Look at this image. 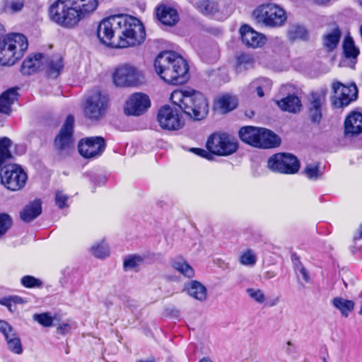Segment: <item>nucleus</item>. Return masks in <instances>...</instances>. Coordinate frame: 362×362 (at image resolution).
Segmentation results:
<instances>
[{
  "mask_svg": "<svg viewBox=\"0 0 362 362\" xmlns=\"http://www.w3.org/2000/svg\"><path fill=\"white\" fill-rule=\"evenodd\" d=\"M97 37L106 46L123 48L142 43L146 32L136 18L117 15L106 18L98 24Z\"/></svg>",
  "mask_w": 362,
  "mask_h": 362,
  "instance_id": "nucleus-1",
  "label": "nucleus"
},
{
  "mask_svg": "<svg viewBox=\"0 0 362 362\" xmlns=\"http://www.w3.org/2000/svg\"><path fill=\"white\" fill-rule=\"evenodd\" d=\"M98 0H57L49 8L50 19L57 25L73 28L98 8Z\"/></svg>",
  "mask_w": 362,
  "mask_h": 362,
  "instance_id": "nucleus-2",
  "label": "nucleus"
},
{
  "mask_svg": "<svg viewBox=\"0 0 362 362\" xmlns=\"http://www.w3.org/2000/svg\"><path fill=\"white\" fill-rule=\"evenodd\" d=\"M154 68L160 78L170 84H183L189 78L187 62L172 51L160 53L155 59Z\"/></svg>",
  "mask_w": 362,
  "mask_h": 362,
  "instance_id": "nucleus-3",
  "label": "nucleus"
},
{
  "mask_svg": "<svg viewBox=\"0 0 362 362\" xmlns=\"http://www.w3.org/2000/svg\"><path fill=\"white\" fill-rule=\"evenodd\" d=\"M170 100L187 116L194 120L203 119L208 115L207 100L199 91L175 90L170 95Z\"/></svg>",
  "mask_w": 362,
  "mask_h": 362,
  "instance_id": "nucleus-4",
  "label": "nucleus"
},
{
  "mask_svg": "<svg viewBox=\"0 0 362 362\" xmlns=\"http://www.w3.org/2000/svg\"><path fill=\"white\" fill-rule=\"evenodd\" d=\"M28 47L26 37L21 33H10L0 38V64L13 65L22 58Z\"/></svg>",
  "mask_w": 362,
  "mask_h": 362,
  "instance_id": "nucleus-5",
  "label": "nucleus"
},
{
  "mask_svg": "<svg viewBox=\"0 0 362 362\" xmlns=\"http://www.w3.org/2000/svg\"><path fill=\"white\" fill-rule=\"evenodd\" d=\"M112 81L117 87H138L146 83L144 71L139 67L128 63L118 65L113 74Z\"/></svg>",
  "mask_w": 362,
  "mask_h": 362,
  "instance_id": "nucleus-6",
  "label": "nucleus"
},
{
  "mask_svg": "<svg viewBox=\"0 0 362 362\" xmlns=\"http://www.w3.org/2000/svg\"><path fill=\"white\" fill-rule=\"evenodd\" d=\"M252 16L258 23H262L269 28L282 26L287 18L285 11L273 4L258 6L253 11Z\"/></svg>",
  "mask_w": 362,
  "mask_h": 362,
  "instance_id": "nucleus-7",
  "label": "nucleus"
},
{
  "mask_svg": "<svg viewBox=\"0 0 362 362\" xmlns=\"http://www.w3.org/2000/svg\"><path fill=\"white\" fill-rule=\"evenodd\" d=\"M108 105V96L98 89L93 90L86 99L84 115L90 119L98 120L105 115Z\"/></svg>",
  "mask_w": 362,
  "mask_h": 362,
  "instance_id": "nucleus-8",
  "label": "nucleus"
},
{
  "mask_svg": "<svg viewBox=\"0 0 362 362\" xmlns=\"http://www.w3.org/2000/svg\"><path fill=\"white\" fill-rule=\"evenodd\" d=\"M1 184L11 191L21 189L25 185L28 176L17 164H7L0 169Z\"/></svg>",
  "mask_w": 362,
  "mask_h": 362,
  "instance_id": "nucleus-9",
  "label": "nucleus"
},
{
  "mask_svg": "<svg viewBox=\"0 0 362 362\" xmlns=\"http://www.w3.org/2000/svg\"><path fill=\"white\" fill-rule=\"evenodd\" d=\"M206 148L210 153L218 156H228L238 149L235 139L223 133L211 134L206 142Z\"/></svg>",
  "mask_w": 362,
  "mask_h": 362,
  "instance_id": "nucleus-10",
  "label": "nucleus"
},
{
  "mask_svg": "<svg viewBox=\"0 0 362 362\" xmlns=\"http://www.w3.org/2000/svg\"><path fill=\"white\" fill-rule=\"evenodd\" d=\"M267 167L272 171L283 174H294L300 168V163L292 154L276 153L267 160Z\"/></svg>",
  "mask_w": 362,
  "mask_h": 362,
  "instance_id": "nucleus-11",
  "label": "nucleus"
},
{
  "mask_svg": "<svg viewBox=\"0 0 362 362\" xmlns=\"http://www.w3.org/2000/svg\"><path fill=\"white\" fill-rule=\"evenodd\" d=\"M334 95L331 98L332 105L335 108H342L349 105L357 98L358 90L355 84L345 86L340 82L332 84Z\"/></svg>",
  "mask_w": 362,
  "mask_h": 362,
  "instance_id": "nucleus-12",
  "label": "nucleus"
},
{
  "mask_svg": "<svg viewBox=\"0 0 362 362\" xmlns=\"http://www.w3.org/2000/svg\"><path fill=\"white\" fill-rule=\"evenodd\" d=\"M157 120L162 129L170 131L178 130L185 124L182 115L177 110L173 109L169 105H164L159 110Z\"/></svg>",
  "mask_w": 362,
  "mask_h": 362,
  "instance_id": "nucleus-13",
  "label": "nucleus"
},
{
  "mask_svg": "<svg viewBox=\"0 0 362 362\" xmlns=\"http://www.w3.org/2000/svg\"><path fill=\"white\" fill-rule=\"evenodd\" d=\"M74 124V117L69 115L61 128L59 133L54 139V147L60 153L69 152L73 146Z\"/></svg>",
  "mask_w": 362,
  "mask_h": 362,
  "instance_id": "nucleus-14",
  "label": "nucleus"
},
{
  "mask_svg": "<svg viewBox=\"0 0 362 362\" xmlns=\"http://www.w3.org/2000/svg\"><path fill=\"white\" fill-rule=\"evenodd\" d=\"M106 146L105 139L101 136L87 137L81 139L78 145L80 154L86 158L100 156Z\"/></svg>",
  "mask_w": 362,
  "mask_h": 362,
  "instance_id": "nucleus-15",
  "label": "nucleus"
},
{
  "mask_svg": "<svg viewBox=\"0 0 362 362\" xmlns=\"http://www.w3.org/2000/svg\"><path fill=\"white\" fill-rule=\"evenodd\" d=\"M151 106L148 96L142 93L132 94L125 103L124 112L126 115L139 116Z\"/></svg>",
  "mask_w": 362,
  "mask_h": 362,
  "instance_id": "nucleus-16",
  "label": "nucleus"
},
{
  "mask_svg": "<svg viewBox=\"0 0 362 362\" xmlns=\"http://www.w3.org/2000/svg\"><path fill=\"white\" fill-rule=\"evenodd\" d=\"M240 33L243 44L248 47L257 48L265 43L264 35L257 33L247 25L240 27Z\"/></svg>",
  "mask_w": 362,
  "mask_h": 362,
  "instance_id": "nucleus-17",
  "label": "nucleus"
},
{
  "mask_svg": "<svg viewBox=\"0 0 362 362\" xmlns=\"http://www.w3.org/2000/svg\"><path fill=\"white\" fill-rule=\"evenodd\" d=\"M156 17L162 24L168 26H173L179 21L177 10L166 5H160L157 7Z\"/></svg>",
  "mask_w": 362,
  "mask_h": 362,
  "instance_id": "nucleus-18",
  "label": "nucleus"
},
{
  "mask_svg": "<svg viewBox=\"0 0 362 362\" xmlns=\"http://www.w3.org/2000/svg\"><path fill=\"white\" fill-rule=\"evenodd\" d=\"M259 134L257 148H272L279 146L281 144L279 136L269 129L261 127Z\"/></svg>",
  "mask_w": 362,
  "mask_h": 362,
  "instance_id": "nucleus-19",
  "label": "nucleus"
},
{
  "mask_svg": "<svg viewBox=\"0 0 362 362\" xmlns=\"http://www.w3.org/2000/svg\"><path fill=\"white\" fill-rule=\"evenodd\" d=\"M344 59L341 62V66L346 65V61L349 60V64L351 68L354 67L357 57L359 54V49L355 46L354 42L351 37H346L343 43Z\"/></svg>",
  "mask_w": 362,
  "mask_h": 362,
  "instance_id": "nucleus-20",
  "label": "nucleus"
},
{
  "mask_svg": "<svg viewBox=\"0 0 362 362\" xmlns=\"http://www.w3.org/2000/svg\"><path fill=\"white\" fill-rule=\"evenodd\" d=\"M361 133H362V115L358 112H352L344 121V134L353 136Z\"/></svg>",
  "mask_w": 362,
  "mask_h": 362,
  "instance_id": "nucleus-21",
  "label": "nucleus"
},
{
  "mask_svg": "<svg viewBox=\"0 0 362 362\" xmlns=\"http://www.w3.org/2000/svg\"><path fill=\"white\" fill-rule=\"evenodd\" d=\"M45 56L42 54H35L28 57L23 62L21 66V72L24 75H30L42 66V61Z\"/></svg>",
  "mask_w": 362,
  "mask_h": 362,
  "instance_id": "nucleus-22",
  "label": "nucleus"
},
{
  "mask_svg": "<svg viewBox=\"0 0 362 362\" xmlns=\"http://www.w3.org/2000/svg\"><path fill=\"white\" fill-rule=\"evenodd\" d=\"M42 213V202L40 199H35L26 205L21 211V218L26 223H29L36 218Z\"/></svg>",
  "mask_w": 362,
  "mask_h": 362,
  "instance_id": "nucleus-23",
  "label": "nucleus"
},
{
  "mask_svg": "<svg viewBox=\"0 0 362 362\" xmlns=\"http://www.w3.org/2000/svg\"><path fill=\"white\" fill-rule=\"evenodd\" d=\"M276 103L283 111L292 113L300 112L302 107L300 100L295 95H288L287 97L276 101Z\"/></svg>",
  "mask_w": 362,
  "mask_h": 362,
  "instance_id": "nucleus-24",
  "label": "nucleus"
},
{
  "mask_svg": "<svg viewBox=\"0 0 362 362\" xmlns=\"http://www.w3.org/2000/svg\"><path fill=\"white\" fill-rule=\"evenodd\" d=\"M185 290L189 296L200 301H204L207 298L206 288L198 281H192L185 285Z\"/></svg>",
  "mask_w": 362,
  "mask_h": 362,
  "instance_id": "nucleus-25",
  "label": "nucleus"
},
{
  "mask_svg": "<svg viewBox=\"0 0 362 362\" xmlns=\"http://www.w3.org/2000/svg\"><path fill=\"white\" fill-rule=\"evenodd\" d=\"M261 127L246 126L240 129V139L245 143L256 147Z\"/></svg>",
  "mask_w": 362,
  "mask_h": 362,
  "instance_id": "nucleus-26",
  "label": "nucleus"
},
{
  "mask_svg": "<svg viewBox=\"0 0 362 362\" xmlns=\"http://www.w3.org/2000/svg\"><path fill=\"white\" fill-rule=\"evenodd\" d=\"M17 89L11 88L3 93L0 96V112L6 115L11 113V107L17 100Z\"/></svg>",
  "mask_w": 362,
  "mask_h": 362,
  "instance_id": "nucleus-27",
  "label": "nucleus"
},
{
  "mask_svg": "<svg viewBox=\"0 0 362 362\" xmlns=\"http://www.w3.org/2000/svg\"><path fill=\"white\" fill-rule=\"evenodd\" d=\"M322 100L317 93L312 94V100L308 110L309 117L312 122L320 123L322 119Z\"/></svg>",
  "mask_w": 362,
  "mask_h": 362,
  "instance_id": "nucleus-28",
  "label": "nucleus"
},
{
  "mask_svg": "<svg viewBox=\"0 0 362 362\" xmlns=\"http://www.w3.org/2000/svg\"><path fill=\"white\" fill-rule=\"evenodd\" d=\"M47 72L49 77L56 78L64 68V62L62 56L59 54L53 55L47 61Z\"/></svg>",
  "mask_w": 362,
  "mask_h": 362,
  "instance_id": "nucleus-29",
  "label": "nucleus"
},
{
  "mask_svg": "<svg viewBox=\"0 0 362 362\" xmlns=\"http://www.w3.org/2000/svg\"><path fill=\"white\" fill-rule=\"evenodd\" d=\"M172 267L187 278H192L194 276L193 268L187 262V261L181 257H177L171 259Z\"/></svg>",
  "mask_w": 362,
  "mask_h": 362,
  "instance_id": "nucleus-30",
  "label": "nucleus"
},
{
  "mask_svg": "<svg viewBox=\"0 0 362 362\" xmlns=\"http://www.w3.org/2000/svg\"><path fill=\"white\" fill-rule=\"evenodd\" d=\"M341 37V32L338 26L327 32L323 36V45L328 51L334 50L338 45Z\"/></svg>",
  "mask_w": 362,
  "mask_h": 362,
  "instance_id": "nucleus-31",
  "label": "nucleus"
},
{
  "mask_svg": "<svg viewBox=\"0 0 362 362\" xmlns=\"http://www.w3.org/2000/svg\"><path fill=\"white\" fill-rule=\"evenodd\" d=\"M333 306L339 310L342 316L347 317L354 310L355 303L353 300L341 297L334 298L332 300Z\"/></svg>",
  "mask_w": 362,
  "mask_h": 362,
  "instance_id": "nucleus-32",
  "label": "nucleus"
},
{
  "mask_svg": "<svg viewBox=\"0 0 362 362\" xmlns=\"http://www.w3.org/2000/svg\"><path fill=\"white\" fill-rule=\"evenodd\" d=\"M272 81L267 78H259L252 81L249 86L250 90L256 91L259 97H263L264 92L269 91L272 88Z\"/></svg>",
  "mask_w": 362,
  "mask_h": 362,
  "instance_id": "nucleus-33",
  "label": "nucleus"
},
{
  "mask_svg": "<svg viewBox=\"0 0 362 362\" xmlns=\"http://www.w3.org/2000/svg\"><path fill=\"white\" fill-rule=\"evenodd\" d=\"M216 105L222 113H226L237 107L238 100L235 96L225 95L218 99Z\"/></svg>",
  "mask_w": 362,
  "mask_h": 362,
  "instance_id": "nucleus-34",
  "label": "nucleus"
},
{
  "mask_svg": "<svg viewBox=\"0 0 362 362\" xmlns=\"http://www.w3.org/2000/svg\"><path fill=\"white\" fill-rule=\"evenodd\" d=\"M196 6L205 16L214 15L218 11V4L212 0H201L197 3Z\"/></svg>",
  "mask_w": 362,
  "mask_h": 362,
  "instance_id": "nucleus-35",
  "label": "nucleus"
},
{
  "mask_svg": "<svg viewBox=\"0 0 362 362\" xmlns=\"http://www.w3.org/2000/svg\"><path fill=\"white\" fill-rule=\"evenodd\" d=\"M12 141L8 137L0 138V165H4L12 158L10 151Z\"/></svg>",
  "mask_w": 362,
  "mask_h": 362,
  "instance_id": "nucleus-36",
  "label": "nucleus"
},
{
  "mask_svg": "<svg viewBox=\"0 0 362 362\" xmlns=\"http://www.w3.org/2000/svg\"><path fill=\"white\" fill-rule=\"evenodd\" d=\"M308 32L306 29L299 25H292L288 29V37L289 40H305L307 38Z\"/></svg>",
  "mask_w": 362,
  "mask_h": 362,
  "instance_id": "nucleus-37",
  "label": "nucleus"
},
{
  "mask_svg": "<svg viewBox=\"0 0 362 362\" xmlns=\"http://www.w3.org/2000/svg\"><path fill=\"white\" fill-rule=\"evenodd\" d=\"M0 332L4 335L6 344L14 339L19 338L14 329L5 320H0Z\"/></svg>",
  "mask_w": 362,
  "mask_h": 362,
  "instance_id": "nucleus-38",
  "label": "nucleus"
},
{
  "mask_svg": "<svg viewBox=\"0 0 362 362\" xmlns=\"http://www.w3.org/2000/svg\"><path fill=\"white\" fill-rule=\"evenodd\" d=\"M144 258L140 255H129L124 260V269L125 271L138 267L143 262Z\"/></svg>",
  "mask_w": 362,
  "mask_h": 362,
  "instance_id": "nucleus-39",
  "label": "nucleus"
},
{
  "mask_svg": "<svg viewBox=\"0 0 362 362\" xmlns=\"http://www.w3.org/2000/svg\"><path fill=\"white\" fill-rule=\"evenodd\" d=\"M91 252L95 257L100 259L105 258L110 255L109 247L104 241L100 244L93 245Z\"/></svg>",
  "mask_w": 362,
  "mask_h": 362,
  "instance_id": "nucleus-40",
  "label": "nucleus"
},
{
  "mask_svg": "<svg viewBox=\"0 0 362 362\" xmlns=\"http://www.w3.org/2000/svg\"><path fill=\"white\" fill-rule=\"evenodd\" d=\"M240 262L245 266L255 265L257 262V257L254 251L251 249L244 251L240 257Z\"/></svg>",
  "mask_w": 362,
  "mask_h": 362,
  "instance_id": "nucleus-41",
  "label": "nucleus"
},
{
  "mask_svg": "<svg viewBox=\"0 0 362 362\" xmlns=\"http://www.w3.org/2000/svg\"><path fill=\"white\" fill-rule=\"evenodd\" d=\"M21 284L28 288H41L42 286V281L33 276L26 275L21 278Z\"/></svg>",
  "mask_w": 362,
  "mask_h": 362,
  "instance_id": "nucleus-42",
  "label": "nucleus"
},
{
  "mask_svg": "<svg viewBox=\"0 0 362 362\" xmlns=\"http://www.w3.org/2000/svg\"><path fill=\"white\" fill-rule=\"evenodd\" d=\"M319 164H308L303 170V173L310 180H316L321 177Z\"/></svg>",
  "mask_w": 362,
  "mask_h": 362,
  "instance_id": "nucleus-43",
  "label": "nucleus"
},
{
  "mask_svg": "<svg viewBox=\"0 0 362 362\" xmlns=\"http://www.w3.org/2000/svg\"><path fill=\"white\" fill-rule=\"evenodd\" d=\"M12 226L11 216L6 214H0V238L8 231Z\"/></svg>",
  "mask_w": 362,
  "mask_h": 362,
  "instance_id": "nucleus-44",
  "label": "nucleus"
},
{
  "mask_svg": "<svg viewBox=\"0 0 362 362\" xmlns=\"http://www.w3.org/2000/svg\"><path fill=\"white\" fill-rule=\"evenodd\" d=\"M33 320L45 327H51L53 323V319L48 313L35 314Z\"/></svg>",
  "mask_w": 362,
  "mask_h": 362,
  "instance_id": "nucleus-45",
  "label": "nucleus"
},
{
  "mask_svg": "<svg viewBox=\"0 0 362 362\" xmlns=\"http://www.w3.org/2000/svg\"><path fill=\"white\" fill-rule=\"evenodd\" d=\"M246 293L251 298L259 303H262L265 300L264 295L260 289L250 288L246 290Z\"/></svg>",
  "mask_w": 362,
  "mask_h": 362,
  "instance_id": "nucleus-46",
  "label": "nucleus"
},
{
  "mask_svg": "<svg viewBox=\"0 0 362 362\" xmlns=\"http://www.w3.org/2000/svg\"><path fill=\"white\" fill-rule=\"evenodd\" d=\"M7 346L8 350L15 354L20 355L23 353V349L20 337L8 342Z\"/></svg>",
  "mask_w": 362,
  "mask_h": 362,
  "instance_id": "nucleus-47",
  "label": "nucleus"
},
{
  "mask_svg": "<svg viewBox=\"0 0 362 362\" xmlns=\"http://www.w3.org/2000/svg\"><path fill=\"white\" fill-rule=\"evenodd\" d=\"M252 64V59L248 54H241L237 57V69H247V66Z\"/></svg>",
  "mask_w": 362,
  "mask_h": 362,
  "instance_id": "nucleus-48",
  "label": "nucleus"
},
{
  "mask_svg": "<svg viewBox=\"0 0 362 362\" xmlns=\"http://www.w3.org/2000/svg\"><path fill=\"white\" fill-rule=\"evenodd\" d=\"M69 197L65 194L62 191L57 190L55 193V203L56 205L60 208L63 209L64 207L68 206L66 204L68 201Z\"/></svg>",
  "mask_w": 362,
  "mask_h": 362,
  "instance_id": "nucleus-49",
  "label": "nucleus"
},
{
  "mask_svg": "<svg viewBox=\"0 0 362 362\" xmlns=\"http://www.w3.org/2000/svg\"><path fill=\"white\" fill-rule=\"evenodd\" d=\"M24 6V4L22 1L20 0H14L11 1L5 6V11L9 13H15L20 11Z\"/></svg>",
  "mask_w": 362,
  "mask_h": 362,
  "instance_id": "nucleus-50",
  "label": "nucleus"
},
{
  "mask_svg": "<svg viewBox=\"0 0 362 362\" xmlns=\"http://www.w3.org/2000/svg\"><path fill=\"white\" fill-rule=\"evenodd\" d=\"M295 269L296 272H298L302 276L305 282L308 283L310 281V276L308 272L306 269L301 264V263L296 264Z\"/></svg>",
  "mask_w": 362,
  "mask_h": 362,
  "instance_id": "nucleus-51",
  "label": "nucleus"
},
{
  "mask_svg": "<svg viewBox=\"0 0 362 362\" xmlns=\"http://www.w3.org/2000/svg\"><path fill=\"white\" fill-rule=\"evenodd\" d=\"M190 151L201 157L207 158L208 160H211L212 158V155L211 154V153H209L204 149L192 148L190 149Z\"/></svg>",
  "mask_w": 362,
  "mask_h": 362,
  "instance_id": "nucleus-52",
  "label": "nucleus"
},
{
  "mask_svg": "<svg viewBox=\"0 0 362 362\" xmlns=\"http://www.w3.org/2000/svg\"><path fill=\"white\" fill-rule=\"evenodd\" d=\"M0 304L7 307V308L11 312H13L15 310V308L13 309V306L14 305L13 303V300H12L11 297L4 298L0 299Z\"/></svg>",
  "mask_w": 362,
  "mask_h": 362,
  "instance_id": "nucleus-53",
  "label": "nucleus"
},
{
  "mask_svg": "<svg viewBox=\"0 0 362 362\" xmlns=\"http://www.w3.org/2000/svg\"><path fill=\"white\" fill-rule=\"evenodd\" d=\"M70 329V326L69 324L64 323L62 325H60L57 327V332L62 334H64L69 332Z\"/></svg>",
  "mask_w": 362,
  "mask_h": 362,
  "instance_id": "nucleus-54",
  "label": "nucleus"
},
{
  "mask_svg": "<svg viewBox=\"0 0 362 362\" xmlns=\"http://www.w3.org/2000/svg\"><path fill=\"white\" fill-rule=\"evenodd\" d=\"M11 298L13 300V303L14 305H16L18 303H23V300L21 297L13 296V297H11Z\"/></svg>",
  "mask_w": 362,
  "mask_h": 362,
  "instance_id": "nucleus-55",
  "label": "nucleus"
},
{
  "mask_svg": "<svg viewBox=\"0 0 362 362\" xmlns=\"http://www.w3.org/2000/svg\"><path fill=\"white\" fill-rule=\"evenodd\" d=\"M136 362H158L156 358H151L146 360H137Z\"/></svg>",
  "mask_w": 362,
  "mask_h": 362,
  "instance_id": "nucleus-56",
  "label": "nucleus"
},
{
  "mask_svg": "<svg viewBox=\"0 0 362 362\" xmlns=\"http://www.w3.org/2000/svg\"><path fill=\"white\" fill-rule=\"evenodd\" d=\"M315 3L318 4H323L328 2L329 0H313Z\"/></svg>",
  "mask_w": 362,
  "mask_h": 362,
  "instance_id": "nucleus-57",
  "label": "nucleus"
},
{
  "mask_svg": "<svg viewBox=\"0 0 362 362\" xmlns=\"http://www.w3.org/2000/svg\"><path fill=\"white\" fill-rule=\"evenodd\" d=\"M359 238H362V224L359 227Z\"/></svg>",
  "mask_w": 362,
  "mask_h": 362,
  "instance_id": "nucleus-58",
  "label": "nucleus"
},
{
  "mask_svg": "<svg viewBox=\"0 0 362 362\" xmlns=\"http://www.w3.org/2000/svg\"><path fill=\"white\" fill-rule=\"evenodd\" d=\"M199 362H212L210 359L204 358Z\"/></svg>",
  "mask_w": 362,
  "mask_h": 362,
  "instance_id": "nucleus-59",
  "label": "nucleus"
},
{
  "mask_svg": "<svg viewBox=\"0 0 362 362\" xmlns=\"http://www.w3.org/2000/svg\"><path fill=\"white\" fill-rule=\"evenodd\" d=\"M20 148H21V152L22 153H23L25 151V147L23 146H21Z\"/></svg>",
  "mask_w": 362,
  "mask_h": 362,
  "instance_id": "nucleus-60",
  "label": "nucleus"
},
{
  "mask_svg": "<svg viewBox=\"0 0 362 362\" xmlns=\"http://www.w3.org/2000/svg\"><path fill=\"white\" fill-rule=\"evenodd\" d=\"M359 314H360V315H362V307L361 308V310H360V311H359Z\"/></svg>",
  "mask_w": 362,
  "mask_h": 362,
  "instance_id": "nucleus-61",
  "label": "nucleus"
},
{
  "mask_svg": "<svg viewBox=\"0 0 362 362\" xmlns=\"http://www.w3.org/2000/svg\"><path fill=\"white\" fill-rule=\"evenodd\" d=\"M1 167H3V165H0V168H1Z\"/></svg>",
  "mask_w": 362,
  "mask_h": 362,
  "instance_id": "nucleus-62",
  "label": "nucleus"
},
{
  "mask_svg": "<svg viewBox=\"0 0 362 362\" xmlns=\"http://www.w3.org/2000/svg\"><path fill=\"white\" fill-rule=\"evenodd\" d=\"M325 362H326V361H325Z\"/></svg>",
  "mask_w": 362,
  "mask_h": 362,
  "instance_id": "nucleus-63",
  "label": "nucleus"
}]
</instances>
